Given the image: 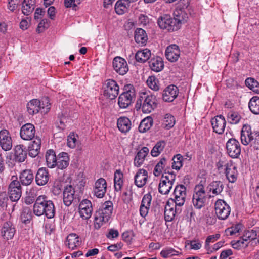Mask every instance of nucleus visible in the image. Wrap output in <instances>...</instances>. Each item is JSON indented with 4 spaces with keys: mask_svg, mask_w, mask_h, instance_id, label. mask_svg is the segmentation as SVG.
Wrapping results in <instances>:
<instances>
[{
    "mask_svg": "<svg viewBox=\"0 0 259 259\" xmlns=\"http://www.w3.org/2000/svg\"><path fill=\"white\" fill-rule=\"evenodd\" d=\"M135 40L137 44L145 45L148 40L145 31L142 28H137L135 31Z\"/></svg>",
    "mask_w": 259,
    "mask_h": 259,
    "instance_id": "58836bf2",
    "label": "nucleus"
},
{
    "mask_svg": "<svg viewBox=\"0 0 259 259\" xmlns=\"http://www.w3.org/2000/svg\"><path fill=\"white\" fill-rule=\"evenodd\" d=\"M186 187L182 184L177 185L173 192L174 197L170 198L169 201L174 203L178 206H182L186 200Z\"/></svg>",
    "mask_w": 259,
    "mask_h": 259,
    "instance_id": "9d476101",
    "label": "nucleus"
},
{
    "mask_svg": "<svg viewBox=\"0 0 259 259\" xmlns=\"http://www.w3.org/2000/svg\"><path fill=\"white\" fill-rule=\"evenodd\" d=\"M41 102V110L42 111V112L47 113L50 109V103H49V100L48 97H45L42 99Z\"/></svg>",
    "mask_w": 259,
    "mask_h": 259,
    "instance_id": "e2e57ef3",
    "label": "nucleus"
},
{
    "mask_svg": "<svg viewBox=\"0 0 259 259\" xmlns=\"http://www.w3.org/2000/svg\"><path fill=\"white\" fill-rule=\"evenodd\" d=\"M205 191L202 184L197 185L194 189L192 203L196 209H200L205 205L206 201Z\"/></svg>",
    "mask_w": 259,
    "mask_h": 259,
    "instance_id": "0eeeda50",
    "label": "nucleus"
},
{
    "mask_svg": "<svg viewBox=\"0 0 259 259\" xmlns=\"http://www.w3.org/2000/svg\"><path fill=\"white\" fill-rule=\"evenodd\" d=\"M241 225L240 224H237L234 226L228 228L225 230V233L227 235H233L238 233L241 230Z\"/></svg>",
    "mask_w": 259,
    "mask_h": 259,
    "instance_id": "680f3d73",
    "label": "nucleus"
},
{
    "mask_svg": "<svg viewBox=\"0 0 259 259\" xmlns=\"http://www.w3.org/2000/svg\"><path fill=\"white\" fill-rule=\"evenodd\" d=\"M8 197L7 194L5 192L0 193V207L2 208H6L7 206L8 201Z\"/></svg>",
    "mask_w": 259,
    "mask_h": 259,
    "instance_id": "69168bd1",
    "label": "nucleus"
},
{
    "mask_svg": "<svg viewBox=\"0 0 259 259\" xmlns=\"http://www.w3.org/2000/svg\"><path fill=\"white\" fill-rule=\"evenodd\" d=\"M35 0H24L22 3V12L25 15L30 14L35 8Z\"/></svg>",
    "mask_w": 259,
    "mask_h": 259,
    "instance_id": "e433bc0d",
    "label": "nucleus"
},
{
    "mask_svg": "<svg viewBox=\"0 0 259 259\" xmlns=\"http://www.w3.org/2000/svg\"><path fill=\"white\" fill-rule=\"evenodd\" d=\"M8 187V193L10 199L13 202L18 201L22 195V188L20 182L16 179H13Z\"/></svg>",
    "mask_w": 259,
    "mask_h": 259,
    "instance_id": "9b49d317",
    "label": "nucleus"
},
{
    "mask_svg": "<svg viewBox=\"0 0 259 259\" xmlns=\"http://www.w3.org/2000/svg\"><path fill=\"white\" fill-rule=\"evenodd\" d=\"M67 242L68 247L72 250L80 244L78 235L74 233L70 234L67 236Z\"/></svg>",
    "mask_w": 259,
    "mask_h": 259,
    "instance_id": "37998d69",
    "label": "nucleus"
},
{
    "mask_svg": "<svg viewBox=\"0 0 259 259\" xmlns=\"http://www.w3.org/2000/svg\"><path fill=\"white\" fill-rule=\"evenodd\" d=\"M165 56L171 62H176L180 57V50L178 46L175 44L168 46L165 50Z\"/></svg>",
    "mask_w": 259,
    "mask_h": 259,
    "instance_id": "412c9836",
    "label": "nucleus"
},
{
    "mask_svg": "<svg viewBox=\"0 0 259 259\" xmlns=\"http://www.w3.org/2000/svg\"><path fill=\"white\" fill-rule=\"evenodd\" d=\"M35 128L31 123H26L20 129V135L24 140H31L34 138Z\"/></svg>",
    "mask_w": 259,
    "mask_h": 259,
    "instance_id": "dca6fc26",
    "label": "nucleus"
},
{
    "mask_svg": "<svg viewBox=\"0 0 259 259\" xmlns=\"http://www.w3.org/2000/svg\"><path fill=\"white\" fill-rule=\"evenodd\" d=\"M157 106V99L155 95L142 93L137 100L135 108L137 111L141 110L144 113H150Z\"/></svg>",
    "mask_w": 259,
    "mask_h": 259,
    "instance_id": "7ed1b4c3",
    "label": "nucleus"
},
{
    "mask_svg": "<svg viewBox=\"0 0 259 259\" xmlns=\"http://www.w3.org/2000/svg\"><path fill=\"white\" fill-rule=\"evenodd\" d=\"M40 147L41 139L38 137H36L29 146V155L32 157H36L39 153Z\"/></svg>",
    "mask_w": 259,
    "mask_h": 259,
    "instance_id": "c756f323",
    "label": "nucleus"
},
{
    "mask_svg": "<svg viewBox=\"0 0 259 259\" xmlns=\"http://www.w3.org/2000/svg\"><path fill=\"white\" fill-rule=\"evenodd\" d=\"M0 145L2 148L7 151L12 147V140L9 131L2 130L0 131Z\"/></svg>",
    "mask_w": 259,
    "mask_h": 259,
    "instance_id": "a211bd4d",
    "label": "nucleus"
},
{
    "mask_svg": "<svg viewBox=\"0 0 259 259\" xmlns=\"http://www.w3.org/2000/svg\"><path fill=\"white\" fill-rule=\"evenodd\" d=\"M125 89L126 91L122 93L118 98V104L121 108L128 107L135 98V91L131 84H128Z\"/></svg>",
    "mask_w": 259,
    "mask_h": 259,
    "instance_id": "6e6552de",
    "label": "nucleus"
},
{
    "mask_svg": "<svg viewBox=\"0 0 259 259\" xmlns=\"http://www.w3.org/2000/svg\"><path fill=\"white\" fill-rule=\"evenodd\" d=\"M15 232V228L11 222L8 221L4 223L2 229V235L4 238L7 240L12 238Z\"/></svg>",
    "mask_w": 259,
    "mask_h": 259,
    "instance_id": "a878e982",
    "label": "nucleus"
},
{
    "mask_svg": "<svg viewBox=\"0 0 259 259\" xmlns=\"http://www.w3.org/2000/svg\"><path fill=\"white\" fill-rule=\"evenodd\" d=\"M79 212L84 219H89L92 214L93 207L91 202L88 199L83 200L79 205Z\"/></svg>",
    "mask_w": 259,
    "mask_h": 259,
    "instance_id": "f3484780",
    "label": "nucleus"
},
{
    "mask_svg": "<svg viewBox=\"0 0 259 259\" xmlns=\"http://www.w3.org/2000/svg\"><path fill=\"white\" fill-rule=\"evenodd\" d=\"M27 155V150L23 145H18L14 148V156L16 161L22 162L25 161Z\"/></svg>",
    "mask_w": 259,
    "mask_h": 259,
    "instance_id": "cd10ccee",
    "label": "nucleus"
},
{
    "mask_svg": "<svg viewBox=\"0 0 259 259\" xmlns=\"http://www.w3.org/2000/svg\"><path fill=\"white\" fill-rule=\"evenodd\" d=\"M167 164V160L165 158H162L157 163L154 167L153 174L155 176L158 177L162 173V170Z\"/></svg>",
    "mask_w": 259,
    "mask_h": 259,
    "instance_id": "09e8293b",
    "label": "nucleus"
},
{
    "mask_svg": "<svg viewBox=\"0 0 259 259\" xmlns=\"http://www.w3.org/2000/svg\"><path fill=\"white\" fill-rule=\"evenodd\" d=\"M182 209L181 206L176 205L173 202L168 201L165 206L164 218L166 222L171 221L175 218L176 214H180Z\"/></svg>",
    "mask_w": 259,
    "mask_h": 259,
    "instance_id": "4468645a",
    "label": "nucleus"
},
{
    "mask_svg": "<svg viewBox=\"0 0 259 259\" xmlns=\"http://www.w3.org/2000/svg\"><path fill=\"white\" fill-rule=\"evenodd\" d=\"M123 174L121 170L117 169L114 172V189L116 191H120L122 189L123 181Z\"/></svg>",
    "mask_w": 259,
    "mask_h": 259,
    "instance_id": "c9c22d12",
    "label": "nucleus"
},
{
    "mask_svg": "<svg viewBox=\"0 0 259 259\" xmlns=\"http://www.w3.org/2000/svg\"><path fill=\"white\" fill-rule=\"evenodd\" d=\"M149 65L151 69L156 72L161 71L164 67L162 59L159 57L152 58L149 62Z\"/></svg>",
    "mask_w": 259,
    "mask_h": 259,
    "instance_id": "2f4dec72",
    "label": "nucleus"
},
{
    "mask_svg": "<svg viewBox=\"0 0 259 259\" xmlns=\"http://www.w3.org/2000/svg\"><path fill=\"white\" fill-rule=\"evenodd\" d=\"M62 183L59 181H55L54 182L53 186L52 189V193L55 195L60 194L62 190Z\"/></svg>",
    "mask_w": 259,
    "mask_h": 259,
    "instance_id": "bf43d9fd",
    "label": "nucleus"
},
{
    "mask_svg": "<svg viewBox=\"0 0 259 259\" xmlns=\"http://www.w3.org/2000/svg\"><path fill=\"white\" fill-rule=\"evenodd\" d=\"M74 189L72 186H67L63 191V202L66 206H69L76 198Z\"/></svg>",
    "mask_w": 259,
    "mask_h": 259,
    "instance_id": "5701e85b",
    "label": "nucleus"
},
{
    "mask_svg": "<svg viewBox=\"0 0 259 259\" xmlns=\"http://www.w3.org/2000/svg\"><path fill=\"white\" fill-rule=\"evenodd\" d=\"M248 242L244 238L243 236L238 240H234L231 242V245L233 248L236 249H240L241 248H244L247 246Z\"/></svg>",
    "mask_w": 259,
    "mask_h": 259,
    "instance_id": "864d4df0",
    "label": "nucleus"
},
{
    "mask_svg": "<svg viewBox=\"0 0 259 259\" xmlns=\"http://www.w3.org/2000/svg\"><path fill=\"white\" fill-rule=\"evenodd\" d=\"M50 175L48 169L41 167L38 169L35 178L36 184L38 186H44L49 181Z\"/></svg>",
    "mask_w": 259,
    "mask_h": 259,
    "instance_id": "4be33fe9",
    "label": "nucleus"
},
{
    "mask_svg": "<svg viewBox=\"0 0 259 259\" xmlns=\"http://www.w3.org/2000/svg\"><path fill=\"white\" fill-rule=\"evenodd\" d=\"M248 107L251 112L254 114H259V97H252L248 103Z\"/></svg>",
    "mask_w": 259,
    "mask_h": 259,
    "instance_id": "a18cd8bd",
    "label": "nucleus"
},
{
    "mask_svg": "<svg viewBox=\"0 0 259 259\" xmlns=\"http://www.w3.org/2000/svg\"><path fill=\"white\" fill-rule=\"evenodd\" d=\"M117 124L119 130L121 132L126 133L131 128V122L128 118L121 117L117 120Z\"/></svg>",
    "mask_w": 259,
    "mask_h": 259,
    "instance_id": "f704fd0d",
    "label": "nucleus"
},
{
    "mask_svg": "<svg viewBox=\"0 0 259 259\" xmlns=\"http://www.w3.org/2000/svg\"><path fill=\"white\" fill-rule=\"evenodd\" d=\"M32 213L30 209H24L21 214V221L26 224L29 223L32 219Z\"/></svg>",
    "mask_w": 259,
    "mask_h": 259,
    "instance_id": "13d9d810",
    "label": "nucleus"
},
{
    "mask_svg": "<svg viewBox=\"0 0 259 259\" xmlns=\"http://www.w3.org/2000/svg\"><path fill=\"white\" fill-rule=\"evenodd\" d=\"M148 172L144 169H139L134 177L135 184L139 188L144 186L147 183Z\"/></svg>",
    "mask_w": 259,
    "mask_h": 259,
    "instance_id": "bb28decb",
    "label": "nucleus"
},
{
    "mask_svg": "<svg viewBox=\"0 0 259 259\" xmlns=\"http://www.w3.org/2000/svg\"><path fill=\"white\" fill-rule=\"evenodd\" d=\"M113 211V203L110 201H107L95 213L94 227L99 229L110 219Z\"/></svg>",
    "mask_w": 259,
    "mask_h": 259,
    "instance_id": "20e7f679",
    "label": "nucleus"
},
{
    "mask_svg": "<svg viewBox=\"0 0 259 259\" xmlns=\"http://www.w3.org/2000/svg\"><path fill=\"white\" fill-rule=\"evenodd\" d=\"M176 179V174L174 172H165L162 174L158 185V191L163 195L168 194L172 187Z\"/></svg>",
    "mask_w": 259,
    "mask_h": 259,
    "instance_id": "423d86ee",
    "label": "nucleus"
},
{
    "mask_svg": "<svg viewBox=\"0 0 259 259\" xmlns=\"http://www.w3.org/2000/svg\"><path fill=\"white\" fill-rule=\"evenodd\" d=\"M57 157L55 151L52 149L47 151L46 154V160L47 165L49 168H52L56 166Z\"/></svg>",
    "mask_w": 259,
    "mask_h": 259,
    "instance_id": "4c0bfd02",
    "label": "nucleus"
},
{
    "mask_svg": "<svg viewBox=\"0 0 259 259\" xmlns=\"http://www.w3.org/2000/svg\"><path fill=\"white\" fill-rule=\"evenodd\" d=\"M166 145L164 141H159L156 143L151 151V154L153 157L158 156L163 150Z\"/></svg>",
    "mask_w": 259,
    "mask_h": 259,
    "instance_id": "49530a36",
    "label": "nucleus"
},
{
    "mask_svg": "<svg viewBox=\"0 0 259 259\" xmlns=\"http://www.w3.org/2000/svg\"><path fill=\"white\" fill-rule=\"evenodd\" d=\"M105 97L111 100L115 99L119 94V87L117 82L113 79H107L103 84Z\"/></svg>",
    "mask_w": 259,
    "mask_h": 259,
    "instance_id": "1a4fd4ad",
    "label": "nucleus"
},
{
    "mask_svg": "<svg viewBox=\"0 0 259 259\" xmlns=\"http://www.w3.org/2000/svg\"><path fill=\"white\" fill-rule=\"evenodd\" d=\"M179 90L174 85H169L163 91L162 99L164 101L172 102L178 96Z\"/></svg>",
    "mask_w": 259,
    "mask_h": 259,
    "instance_id": "6ab92c4d",
    "label": "nucleus"
},
{
    "mask_svg": "<svg viewBox=\"0 0 259 259\" xmlns=\"http://www.w3.org/2000/svg\"><path fill=\"white\" fill-rule=\"evenodd\" d=\"M28 113L30 115H34L41 110V102L37 99H33L29 101L27 105Z\"/></svg>",
    "mask_w": 259,
    "mask_h": 259,
    "instance_id": "72a5a7b5",
    "label": "nucleus"
},
{
    "mask_svg": "<svg viewBox=\"0 0 259 259\" xmlns=\"http://www.w3.org/2000/svg\"><path fill=\"white\" fill-rule=\"evenodd\" d=\"M148 153L149 149L147 147H144L139 151L134 159V165L137 167L141 166Z\"/></svg>",
    "mask_w": 259,
    "mask_h": 259,
    "instance_id": "c85d7f7f",
    "label": "nucleus"
},
{
    "mask_svg": "<svg viewBox=\"0 0 259 259\" xmlns=\"http://www.w3.org/2000/svg\"><path fill=\"white\" fill-rule=\"evenodd\" d=\"M183 157L181 154H177L172 158L173 162L172 163V169L179 170L183 165Z\"/></svg>",
    "mask_w": 259,
    "mask_h": 259,
    "instance_id": "4d7b16f0",
    "label": "nucleus"
},
{
    "mask_svg": "<svg viewBox=\"0 0 259 259\" xmlns=\"http://www.w3.org/2000/svg\"><path fill=\"white\" fill-rule=\"evenodd\" d=\"M226 124L225 118L222 115H217L211 119L213 131L219 134H222L224 132Z\"/></svg>",
    "mask_w": 259,
    "mask_h": 259,
    "instance_id": "aec40b11",
    "label": "nucleus"
},
{
    "mask_svg": "<svg viewBox=\"0 0 259 259\" xmlns=\"http://www.w3.org/2000/svg\"><path fill=\"white\" fill-rule=\"evenodd\" d=\"M34 179V176L30 169L24 170L19 176V180L23 185H30Z\"/></svg>",
    "mask_w": 259,
    "mask_h": 259,
    "instance_id": "7c9ffc66",
    "label": "nucleus"
},
{
    "mask_svg": "<svg viewBox=\"0 0 259 259\" xmlns=\"http://www.w3.org/2000/svg\"><path fill=\"white\" fill-rule=\"evenodd\" d=\"M241 141L244 145L250 144L254 149H259V132H252L249 125H244L241 132Z\"/></svg>",
    "mask_w": 259,
    "mask_h": 259,
    "instance_id": "39448f33",
    "label": "nucleus"
},
{
    "mask_svg": "<svg viewBox=\"0 0 259 259\" xmlns=\"http://www.w3.org/2000/svg\"><path fill=\"white\" fill-rule=\"evenodd\" d=\"M130 0H118L115 5V11L119 15L123 14L130 6Z\"/></svg>",
    "mask_w": 259,
    "mask_h": 259,
    "instance_id": "ea45409f",
    "label": "nucleus"
},
{
    "mask_svg": "<svg viewBox=\"0 0 259 259\" xmlns=\"http://www.w3.org/2000/svg\"><path fill=\"white\" fill-rule=\"evenodd\" d=\"M147 83L149 87L152 90L155 91L159 90V81L155 76H149L147 80Z\"/></svg>",
    "mask_w": 259,
    "mask_h": 259,
    "instance_id": "6e6d98bb",
    "label": "nucleus"
},
{
    "mask_svg": "<svg viewBox=\"0 0 259 259\" xmlns=\"http://www.w3.org/2000/svg\"><path fill=\"white\" fill-rule=\"evenodd\" d=\"M153 124V119L151 117L145 118L141 122L138 129L140 132L144 133L149 130Z\"/></svg>",
    "mask_w": 259,
    "mask_h": 259,
    "instance_id": "c03bdc74",
    "label": "nucleus"
},
{
    "mask_svg": "<svg viewBox=\"0 0 259 259\" xmlns=\"http://www.w3.org/2000/svg\"><path fill=\"white\" fill-rule=\"evenodd\" d=\"M231 208L223 200L219 199L215 203V214L220 220H224L230 215Z\"/></svg>",
    "mask_w": 259,
    "mask_h": 259,
    "instance_id": "f8f14e48",
    "label": "nucleus"
},
{
    "mask_svg": "<svg viewBox=\"0 0 259 259\" xmlns=\"http://www.w3.org/2000/svg\"><path fill=\"white\" fill-rule=\"evenodd\" d=\"M241 119V116L238 112L231 111L228 113L227 120L230 124L238 123Z\"/></svg>",
    "mask_w": 259,
    "mask_h": 259,
    "instance_id": "603ef678",
    "label": "nucleus"
},
{
    "mask_svg": "<svg viewBox=\"0 0 259 259\" xmlns=\"http://www.w3.org/2000/svg\"><path fill=\"white\" fill-rule=\"evenodd\" d=\"M182 253L179 251L176 250L172 248H167L163 249L161 252L160 255L163 258H168L174 255H181Z\"/></svg>",
    "mask_w": 259,
    "mask_h": 259,
    "instance_id": "3c124183",
    "label": "nucleus"
},
{
    "mask_svg": "<svg viewBox=\"0 0 259 259\" xmlns=\"http://www.w3.org/2000/svg\"><path fill=\"white\" fill-rule=\"evenodd\" d=\"M187 5L179 6L174 11V17L168 15H164L159 18L157 23L160 28L168 31H174L178 30L182 23L186 22L188 19L189 14L187 13L189 5L188 0Z\"/></svg>",
    "mask_w": 259,
    "mask_h": 259,
    "instance_id": "f257e3e1",
    "label": "nucleus"
},
{
    "mask_svg": "<svg viewBox=\"0 0 259 259\" xmlns=\"http://www.w3.org/2000/svg\"><path fill=\"white\" fill-rule=\"evenodd\" d=\"M246 87L249 88L253 92L259 94V82L253 78H247L245 81Z\"/></svg>",
    "mask_w": 259,
    "mask_h": 259,
    "instance_id": "de8ad7c7",
    "label": "nucleus"
},
{
    "mask_svg": "<svg viewBox=\"0 0 259 259\" xmlns=\"http://www.w3.org/2000/svg\"><path fill=\"white\" fill-rule=\"evenodd\" d=\"M227 152L232 158H238L241 153V146L238 140L231 138L226 143Z\"/></svg>",
    "mask_w": 259,
    "mask_h": 259,
    "instance_id": "ddd939ff",
    "label": "nucleus"
},
{
    "mask_svg": "<svg viewBox=\"0 0 259 259\" xmlns=\"http://www.w3.org/2000/svg\"><path fill=\"white\" fill-rule=\"evenodd\" d=\"M224 185L220 181H215L211 182L207 187L209 191L212 192L214 195L220 194L223 190Z\"/></svg>",
    "mask_w": 259,
    "mask_h": 259,
    "instance_id": "a19ab883",
    "label": "nucleus"
},
{
    "mask_svg": "<svg viewBox=\"0 0 259 259\" xmlns=\"http://www.w3.org/2000/svg\"><path fill=\"white\" fill-rule=\"evenodd\" d=\"M49 27L48 20L47 19L41 20L38 24L36 28V31L38 33H41L44 31Z\"/></svg>",
    "mask_w": 259,
    "mask_h": 259,
    "instance_id": "0e129e2a",
    "label": "nucleus"
},
{
    "mask_svg": "<svg viewBox=\"0 0 259 259\" xmlns=\"http://www.w3.org/2000/svg\"><path fill=\"white\" fill-rule=\"evenodd\" d=\"M112 64L114 70L120 75H123L128 71V67L126 60L121 57H115Z\"/></svg>",
    "mask_w": 259,
    "mask_h": 259,
    "instance_id": "2eb2a0df",
    "label": "nucleus"
},
{
    "mask_svg": "<svg viewBox=\"0 0 259 259\" xmlns=\"http://www.w3.org/2000/svg\"><path fill=\"white\" fill-rule=\"evenodd\" d=\"M225 173L229 182L234 183L237 178L238 172L236 167L231 163H227L224 165Z\"/></svg>",
    "mask_w": 259,
    "mask_h": 259,
    "instance_id": "b1692460",
    "label": "nucleus"
},
{
    "mask_svg": "<svg viewBox=\"0 0 259 259\" xmlns=\"http://www.w3.org/2000/svg\"><path fill=\"white\" fill-rule=\"evenodd\" d=\"M243 236L247 242L248 240H254L257 238V231L253 229L247 231L244 233Z\"/></svg>",
    "mask_w": 259,
    "mask_h": 259,
    "instance_id": "052dcab7",
    "label": "nucleus"
},
{
    "mask_svg": "<svg viewBox=\"0 0 259 259\" xmlns=\"http://www.w3.org/2000/svg\"><path fill=\"white\" fill-rule=\"evenodd\" d=\"M175 123V117L170 114H166L162 121L163 126L167 129H169L174 126Z\"/></svg>",
    "mask_w": 259,
    "mask_h": 259,
    "instance_id": "8fccbe9b",
    "label": "nucleus"
},
{
    "mask_svg": "<svg viewBox=\"0 0 259 259\" xmlns=\"http://www.w3.org/2000/svg\"><path fill=\"white\" fill-rule=\"evenodd\" d=\"M152 196L150 194L148 193L144 195L141 205L149 206L151 205Z\"/></svg>",
    "mask_w": 259,
    "mask_h": 259,
    "instance_id": "338daca9",
    "label": "nucleus"
},
{
    "mask_svg": "<svg viewBox=\"0 0 259 259\" xmlns=\"http://www.w3.org/2000/svg\"><path fill=\"white\" fill-rule=\"evenodd\" d=\"M107 184L103 178L99 179L95 184L94 194L98 198L104 197L106 192Z\"/></svg>",
    "mask_w": 259,
    "mask_h": 259,
    "instance_id": "393cba45",
    "label": "nucleus"
},
{
    "mask_svg": "<svg viewBox=\"0 0 259 259\" xmlns=\"http://www.w3.org/2000/svg\"><path fill=\"white\" fill-rule=\"evenodd\" d=\"M150 56L151 51L148 49H145L138 51L135 55V59L138 62L144 63L149 59Z\"/></svg>",
    "mask_w": 259,
    "mask_h": 259,
    "instance_id": "79ce46f5",
    "label": "nucleus"
},
{
    "mask_svg": "<svg viewBox=\"0 0 259 259\" xmlns=\"http://www.w3.org/2000/svg\"><path fill=\"white\" fill-rule=\"evenodd\" d=\"M76 141L77 140L75 137V135L73 134H70L68 137L67 145L70 148H73L76 146Z\"/></svg>",
    "mask_w": 259,
    "mask_h": 259,
    "instance_id": "774afa93",
    "label": "nucleus"
},
{
    "mask_svg": "<svg viewBox=\"0 0 259 259\" xmlns=\"http://www.w3.org/2000/svg\"><path fill=\"white\" fill-rule=\"evenodd\" d=\"M56 166L59 169H63L66 168L69 162V158L68 154L66 152L60 153L58 156Z\"/></svg>",
    "mask_w": 259,
    "mask_h": 259,
    "instance_id": "473e14b6",
    "label": "nucleus"
},
{
    "mask_svg": "<svg viewBox=\"0 0 259 259\" xmlns=\"http://www.w3.org/2000/svg\"><path fill=\"white\" fill-rule=\"evenodd\" d=\"M220 237V234H215L214 235L208 236L205 242V249L209 251L212 252L211 250V247L210 246V244L211 243H214L218 239H219Z\"/></svg>",
    "mask_w": 259,
    "mask_h": 259,
    "instance_id": "5fc2aeb1",
    "label": "nucleus"
},
{
    "mask_svg": "<svg viewBox=\"0 0 259 259\" xmlns=\"http://www.w3.org/2000/svg\"><path fill=\"white\" fill-rule=\"evenodd\" d=\"M33 212L36 216L45 215L48 219L53 218L55 214L54 203L45 195L37 197L33 204Z\"/></svg>",
    "mask_w": 259,
    "mask_h": 259,
    "instance_id": "f03ea898",
    "label": "nucleus"
}]
</instances>
